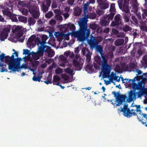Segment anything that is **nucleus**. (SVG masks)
<instances>
[{
	"mask_svg": "<svg viewBox=\"0 0 147 147\" xmlns=\"http://www.w3.org/2000/svg\"><path fill=\"white\" fill-rule=\"evenodd\" d=\"M80 27L79 31L73 32L70 34L74 38H77L80 41L87 39L90 35V31L88 29L87 20L85 18L81 19L78 22Z\"/></svg>",
	"mask_w": 147,
	"mask_h": 147,
	"instance_id": "nucleus-1",
	"label": "nucleus"
},
{
	"mask_svg": "<svg viewBox=\"0 0 147 147\" xmlns=\"http://www.w3.org/2000/svg\"><path fill=\"white\" fill-rule=\"evenodd\" d=\"M102 40L103 38L102 36L96 37L91 34L90 39H87V42L90 49L95 48L97 52L102 54L103 52L102 48L100 45H98V44Z\"/></svg>",
	"mask_w": 147,
	"mask_h": 147,
	"instance_id": "nucleus-2",
	"label": "nucleus"
},
{
	"mask_svg": "<svg viewBox=\"0 0 147 147\" xmlns=\"http://www.w3.org/2000/svg\"><path fill=\"white\" fill-rule=\"evenodd\" d=\"M102 71L103 72V78L108 77L110 72V67L107 64V60L104 57H102Z\"/></svg>",
	"mask_w": 147,
	"mask_h": 147,
	"instance_id": "nucleus-3",
	"label": "nucleus"
},
{
	"mask_svg": "<svg viewBox=\"0 0 147 147\" xmlns=\"http://www.w3.org/2000/svg\"><path fill=\"white\" fill-rule=\"evenodd\" d=\"M112 94L114 95V96L116 98V100L115 102L118 103L116 105V106H120L122 105L123 102L125 101V99L127 98L126 95L119 94L118 93L115 91H113Z\"/></svg>",
	"mask_w": 147,
	"mask_h": 147,
	"instance_id": "nucleus-4",
	"label": "nucleus"
},
{
	"mask_svg": "<svg viewBox=\"0 0 147 147\" xmlns=\"http://www.w3.org/2000/svg\"><path fill=\"white\" fill-rule=\"evenodd\" d=\"M128 106L127 104H125L123 108L121 109V111L123 112L124 115L128 117H130L132 115L134 116L136 115L135 110L134 109L130 110V109L128 108Z\"/></svg>",
	"mask_w": 147,
	"mask_h": 147,
	"instance_id": "nucleus-5",
	"label": "nucleus"
},
{
	"mask_svg": "<svg viewBox=\"0 0 147 147\" xmlns=\"http://www.w3.org/2000/svg\"><path fill=\"white\" fill-rule=\"evenodd\" d=\"M13 6L12 4L11 3H6L2 10L3 14L9 17L13 11Z\"/></svg>",
	"mask_w": 147,
	"mask_h": 147,
	"instance_id": "nucleus-6",
	"label": "nucleus"
},
{
	"mask_svg": "<svg viewBox=\"0 0 147 147\" xmlns=\"http://www.w3.org/2000/svg\"><path fill=\"white\" fill-rule=\"evenodd\" d=\"M113 14L110 16L107 15L104 16L101 19L100 24L102 26H107L109 25L110 20L113 18Z\"/></svg>",
	"mask_w": 147,
	"mask_h": 147,
	"instance_id": "nucleus-7",
	"label": "nucleus"
},
{
	"mask_svg": "<svg viewBox=\"0 0 147 147\" xmlns=\"http://www.w3.org/2000/svg\"><path fill=\"white\" fill-rule=\"evenodd\" d=\"M123 1H121L119 3V7L123 12L125 13H130L129 11V2L124 0L123 3Z\"/></svg>",
	"mask_w": 147,
	"mask_h": 147,
	"instance_id": "nucleus-8",
	"label": "nucleus"
},
{
	"mask_svg": "<svg viewBox=\"0 0 147 147\" xmlns=\"http://www.w3.org/2000/svg\"><path fill=\"white\" fill-rule=\"evenodd\" d=\"M143 82L142 81L138 82V84H135L134 85V89L133 90L135 91L136 90H139L142 91L143 94L147 95V88H145L144 86H143Z\"/></svg>",
	"mask_w": 147,
	"mask_h": 147,
	"instance_id": "nucleus-9",
	"label": "nucleus"
},
{
	"mask_svg": "<svg viewBox=\"0 0 147 147\" xmlns=\"http://www.w3.org/2000/svg\"><path fill=\"white\" fill-rule=\"evenodd\" d=\"M11 28L10 26L3 28L0 34V40L2 41H4L8 36V33L10 32Z\"/></svg>",
	"mask_w": 147,
	"mask_h": 147,
	"instance_id": "nucleus-10",
	"label": "nucleus"
},
{
	"mask_svg": "<svg viewBox=\"0 0 147 147\" xmlns=\"http://www.w3.org/2000/svg\"><path fill=\"white\" fill-rule=\"evenodd\" d=\"M120 15L116 14L114 17V20L113 21L111 24V26L112 27H115L119 25H122Z\"/></svg>",
	"mask_w": 147,
	"mask_h": 147,
	"instance_id": "nucleus-11",
	"label": "nucleus"
},
{
	"mask_svg": "<svg viewBox=\"0 0 147 147\" xmlns=\"http://www.w3.org/2000/svg\"><path fill=\"white\" fill-rule=\"evenodd\" d=\"M21 68H22V67L21 65H20V63L11 65L8 66L9 69L13 72L18 71V69Z\"/></svg>",
	"mask_w": 147,
	"mask_h": 147,
	"instance_id": "nucleus-12",
	"label": "nucleus"
},
{
	"mask_svg": "<svg viewBox=\"0 0 147 147\" xmlns=\"http://www.w3.org/2000/svg\"><path fill=\"white\" fill-rule=\"evenodd\" d=\"M136 93L134 90H130L128 93V98L127 100H128L130 102L135 100L136 98Z\"/></svg>",
	"mask_w": 147,
	"mask_h": 147,
	"instance_id": "nucleus-13",
	"label": "nucleus"
},
{
	"mask_svg": "<svg viewBox=\"0 0 147 147\" xmlns=\"http://www.w3.org/2000/svg\"><path fill=\"white\" fill-rule=\"evenodd\" d=\"M66 29L67 30V34L70 35L75 30L76 27L74 24L69 23L67 24V28Z\"/></svg>",
	"mask_w": 147,
	"mask_h": 147,
	"instance_id": "nucleus-14",
	"label": "nucleus"
},
{
	"mask_svg": "<svg viewBox=\"0 0 147 147\" xmlns=\"http://www.w3.org/2000/svg\"><path fill=\"white\" fill-rule=\"evenodd\" d=\"M142 76H137L134 77V79H132V84H129L128 85V86L129 87H132L133 89H134V85L135 84H138V82L137 83H135L136 80L139 81L140 79L142 78Z\"/></svg>",
	"mask_w": 147,
	"mask_h": 147,
	"instance_id": "nucleus-15",
	"label": "nucleus"
},
{
	"mask_svg": "<svg viewBox=\"0 0 147 147\" xmlns=\"http://www.w3.org/2000/svg\"><path fill=\"white\" fill-rule=\"evenodd\" d=\"M73 65L76 68L77 70H80L82 68V65L76 59H74L73 61Z\"/></svg>",
	"mask_w": 147,
	"mask_h": 147,
	"instance_id": "nucleus-16",
	"label": "nucleus"
},
{
	"mask_svg": "<svg viewBox=\"0 0 147 147\" xmlns=\"http://www.w3.org/2000/svg\"><path fill=\"white\" fill-rule=\"evenodd\" d=\"M30 12V13L32 14L33 18L36 19L38 18L40 15V12L39 11V9H34Z\"/></svg>",
	"mask_w": 147,
	"mask_h": 147,
	"instance_id": "nucleus-17",
	"label": "nucleus"
},
{
	"mask_svg": "<svg viewBox=\"0 0 147 147\" xmlns=\"http://www.w3.org/2000/svg\"><path fill=\"white\" fill-rule=\"evenodd\" d=\"M109 11L110 12V14L107 15L110 16L113 14L114 17L116 13V9L115 7V4L112 3L111 5Z\"/></svg>",
	"mask_w": 147,
	"mask_h": 147,
	"instance_id": "nucleus-18",
	"label": "nucleus"
},
{
	"mask_svg": "<svg viewBox=\"0 0 147 147\" xmlns=\"http://www.w3.org/2000/svg\"><path fill=\"white\" fill-rule=\"evenodd\" d=\"M109 3L106 0L105 2L102 3L98 5L100 9H105L108 8L109 7Z\"/></svg>",
	"mask_w": 147,
	"mask_h": 147,
	"instance_id": "nucleus-19",
	"label": "nucleus"
},
{
	"mask_svg": "<svg viewBox=\"0 0 147 147\" xmlns=\"http://www.w3.org/2000/svg\"><path fill=\"white\" fill-rule=\"evenodd\" d=\"M90 27L92 30H96V31L98 33H101L102 32L101 29H100V28L99 27V26L95 24H90Z\"/></svg>",
	"mask_w": 147,
	"mask_h": 147,
	"instance_id": "nucleus-20",
	"label": "nucleus"
},
{
	"mask_svg": "<svg viewBox=\"0 0 147 147\" xmlns=\"http://www.w3.org/2000/svg\"><path fill=\"white\" fill-rule=\"evenodd\" d=\"M36 37V36L34 34L32 35L28 39L27 44V45H31L32 44L33 41L34 40Z\"/></svg>",
	"mask_w": 147,
	"mask_h": 147,
	"instance_id": "nucleus-21",
	"label": "nucleus"
},
{
	"mask_svg": "<svg viewBox=\"0 0 147 147\" xmlns=\"http://www.w3.org/2000/svg\"><path fill=\"white\" fill-rule=\"evenodd\" d=\"M74 15L75 16H78L80 15L82 10L81 8L79 7L74 8Z\"/></svg>",
	"mask_w": 147,
	"mask_h": 147,
	"instance_id": "nucleus-22",
	"label": "nucleus"
},
{
	"mask_svg": "<svg viewBox=\"0 0 147 147\" xmlns=\"http://www.w3.org/2000/svg\"><path fill=\"white\" fill-rule=\"evenodd\" d=\"M142 115L143 117L142 119V123L143 125L145 124V126L147 127V115L146 114L143 113Z\"/></svg>",
	"mask_w": 147,
	"mask_h": 147,
	"instance_id": "nucleus-23",
	"label": "nucleus"
},
{
	"mask_svg": "<svg viewBox=\"0 0 147 147\" xmlns=\"http://www.w3.org/2000/svg\"><path fill=\"white\" fill-rule=\"evenodd\" d=\"M124 42V40L123 39H118L115 42V45L116 46L122 45Z\"/></svg>",
	"mask_w": 147,
	"mask_h": 147,
	"instance_id": "nucleus-24",
	"label": "nucleus"
},
{
	"mask_svg": "<svg viewBox=\"0 0 147 147\" xmlns=\"http://www.w3.org/2000/svg\"><path fill=\"white\" fill-rule=\"evenodd\" d=\"M28 20V23L29 26L34 25L36 22V21L34 19V18L32 17H29Z\"/></svg>",
	"mask_w": 147,
	"mask_h": 147,
	"instance_id": "nucleus-25",
	"label": "nucleus"
},
{
	"mask_svg": "<svg viewBox=\"0 0 147 147\" xmlns=\"http://www.w3.org/2000/svg\"><path fill=\"white\" fill-rule=\"evenodd\" d=\"M5 63H6L8 64V66L11 65L12 63V61L11 60V59L10 58V57L8 55H7L5 56Z\"/></svg>",
	"mask_w": 147,
	"mask_h": 147,
	"instance_id": "nucleus-26",
	"label": "nucleus"
},
{
	"mask_svg": "<svg viewBox=\"0 0 147 147\" xmlns=\"http://www.w3.org/2000/svg\"><path fill=\"white\" fill-rule=\"evenodd\" d=\"M49 7L46 6L44 3H42L41 5V9L44 12L46 13L48 11Z\"/></svg>",
	"mask_w": 147,
	"mask_h": 147,
	"instance_id": "nucleus-27",
	"label": "nucleus"
},
{
	"mask_svg": "<svg viewBox=\"0 0 147 147\" xmlns=\"http://www.w3.org/2000/svg\"><path fill=\"white\" fill-rule=\"evenodd\" d=\"M33 53L34 54L32 55V56L34 59H39L40 57H42L43 56L42 55H41V54L39 53L38 52L36 53H35L34 52Z\"/></svg>",
	"mask_w": 147,
	"mask_h": 147,
	"instance_id": "nucleus-28",
	"label": "nucleus"
},
{
	"mask_svg": "<svg viewBox=\"0 0 147 147\" xmlns=\"http://www.w3.org/2000/svg\"><path fill=\"white\" fill-rule=\"evenodd\" d=\"M9 17L13 22H17L18 21L16 15L15 14H13L12 13L9 15Z\"/></svg>",
	"mask_w": 147,
	"mask_h": 147,
	"instance_id": "nucleus-29",
	"label": "nucleus"
},
{
	"mask_svg": "<svg viewBox=\"0 0 147 147\" xmlns=\"http://www.w3.org/2000/svg\"><path fill=\"white\" fill-rule=\"evenodd\" d=\"M41 45L39 47L37 52L39 53H40L41 55H43V53L44 52V48L43 47V45Z\"/></svg>",
	"mask_w": 147,
	"mask_h": 147,
	"instance_id": "nucleus-30",
	"label": "nucleus"
},
{
	"mask_svg": "<svg viewBox=\"0 0 147 147\" xmlns=\"http://www.w3.org/2000/svg\"><path fill=\"white\" fill-rule=\"evenodd\" d=\"M131 13H127V14H125L123 15V18L125 20V22H128L129 21V17L131 16Z\"/></svg>",
	"mask_w": 147,
	"mask_h": 147,
	"instance_id": "nucleus-31",
	"label": "nucleus"
},
{
	"mask_svg": "<svg viewBox=\"0 0 147 147\" xmlns=\"http://www.w3.org/2000/svg\"><path fill=\"white\" fill-rule=\"evenodd\" d=\"M41 41L40 38L38 37H36L34 39V42L36 45L39 46L41 45Z\"/></svg>",
	"mask_w": 147,
	"mask_h": 147,
	"instance_id": "nucleus-32",
	"label": "nucleus"
},
{
	"mask_svg": "<svg viewBox=\"0 0 147 147\" xmlns=\"http://www.w3.org/2000/svg\"><path fill=\"white\" fill-rule=\"evenodd\" d=\"M42 45H44L46 43V41L47 39V36L46 35H43L40 38Z\"/></svg>",
	"mask_w": 147,
	"mask_h": 147,
	"instance_id": "nucleus-33",
	"label": "nucleus"
},
{
	"mask_svg": "<svg viewBox=\"0 0 147 147\" xmlns=\"http://www.w3.org/2000/svg\"><path fill=\"white\" fill-rule=\"evenodd\" d=\"M18 19L19 21L24 23L27 22V18L25 17L20 16L18 17Z\"/></svg>",
	"mask_w": 147,
	"mask_h": 147,
	"instance_id": "nucleus-34",
	"label": "nucleus"
},
{
	"mask_svg": "<svg viewBox=\"0 0 147 147\" xmlns=\"http://www.w3.org/2000/svg\"><path fill=\"white\" fill-rule=\"evenodd\" d=\"M92 53L89 51L87 53L86 55V61L88 62H89L91 60V56Z\"/></svg>",
	"mask_w": 147,
	"mask_h": 147,
	"instance_id": "nucleus-35",
	"label": "nucleus"
},
{
	"mask_svg": "<svg viewBox=\"0 0 147 147\" xmlns=\"http://www.w3.org/2000/svg\"><path fill=\"white\" fill-rule=\"evenodd\" d=\"M65 72L69 74L71 76H73V72L74 71L73 69H71V68L67 67L65 69Z\"/></svg>",
	"mask_w": 147,
	"mask_h": 147,
	"instance_id": "nucleus-36",
	"label": "nucleus"
},
{
	"mask_svg": "<svg viewBox=\"0 0 147 147\" xmlns=\"http://www.w3.org/2000/svg\"><path fill=\"white\" fill-rule=\"evenodd\" d=\"M131 28L129 26L126 25L124 26L123 28V30L125 32H127L128 31H131Z\"/></svg>",
	"mask_w": 147,
	"mask_h": 147,
	"instance_id": "nucleus-37",
	"label": "nucleus"
},
{
	"mask_svg": "<svg viewBox=\"0 0 147 147\" xmlns=\"http://www.w3.org/2000/svg\"><path fill=\"white\" fill-rule=\"evenodd\" d=\"M22 27L20 26H17L16 27L14 30L13 31V32L15 34L19 32L22 30Z\"/></svg>",
	"mask_w": 147,
	"mask_h": 147,
	"instance_id": "nucleus-38",
	"label": "nucleus"
},
{
	"mask_svg": "<svg viewBox=\"0 0 147 147\" xmlns=\"http://www.w3.org/2000/svg\"><path fill=\"white\" fill-rule=\"evenodd\" d=\"M138 8L137 6L135 4L133 5L131 11L135 13H136L138 11Z\"/></svg>",
	"mask_w": 147,
	"mask_h": 147,
	"instance_id": "nucleus-39",
	"label": "nucleus"
},
{
	"mask_svg": "<svg viewBox=\"0 0 147 147\" xmlns=\"http://www.w3.org/2000/svg\"><path fill=\"white\" fill-rule=\"evenodd\" d=\"M55 19L59 22H62L63 20V18L62 16L60 15H56L55 17Z\"/></svg>",
	"mask_w": 147,
	"mask_h": 147,
	"instance_id": "nucleus-40",
	"label": "nucleus"
},
{
	"mask_svg": "<svg viewBox=\"0 0 147 147\" xmlns=\"http://www.w3.org/2000/svg\"><path fill=\"white\" fill-rule=\"evenodd\" d=\"M60 80V78L58 76L55 75L53 76V82L54 83V82H59Z\"/></svg>",
	"mask_w": 147,
	"mask_h": 147,
	"instance_id": "nucleus-41",
	"label": "nucleus"
},
{
	"mask_svg": "<svg viewBox=\"0 0 147 147\" xmlns=\"http://www.w3.org/2000/svg\"><path fill=\"white\" fill-rule=\"evenodd\" d=\"M53 12L51 11H49L45 14V17L46 18H50L53 15Z\"/></svg>",
	"mask_w": 147,
	"mask_h": 147,
	"instance_id": "nucleus-42",
	"label": "nucleus"
},
{
	"mask_svg": "<svg viewBox=\"0 0 147 147\" xmlns=\"http://www.w3.org/2000/svg\"><path fill=\"white\" fill-rule=\"evenodd\" d=\"M44 52L48 53L51 49V47L49 46L43 45Z\"/></svg>",
	"mask_w": 147,
	"mask_h": 147,
	"instance_id": "nucleus-43",
	"label": "nucleus"
},
{
	"mask_svg": "<svg viewBox=\"0 0 147 147\" xmlns=\"http://www.w3.org/2000/svg\"><path fill=\"white\" fill-rule=\"evenodd\" d=\"M89 51H90L88 49L85 47H83L82 50V52L84 55L86 54V52L88 53Z\"/></svg>",
	"mask_w": 147,
	"mask_h": 147,
	"instance_id": "nucleus-44",
	"label": "nucleus"
},
{
	"mask_svg": "<svg viewBox=\"0 0 147 147\" xmlns=\"http://www.w3.org/2000/svg\"><path fill=\"white\" fill-rule=\"evenodd\" d=\"M21 60V58H18V57L17 58H15L14 61H13L12 63L11 64H18L20 63V61Z\"/></svg>",
	"mask_w": 147,
	"mask_h": 147,
	"instance_id": "nucleus-45",
	"label": "nucleus"
},
{
	"mask_svg": "<svg viewBox=\"0 0 147 147\" xmlns=\"http://www.w3.org/2000/svg\"><path fill=\"white\" fill-rule=\"evenodd\" d=\"M135 106L136 107V109L135 110V111H136L137 112H139V114L141 115V113L142 112V111L140 110V105H134L133 107Z\"/></svg>",
	"mask_w": 147,
	"mask_h": 147,
	"instance_id": "nucleus-46",
	"label": "nucleus"
},
{
	"mask_svg": "<svg viewBox=\"0 0 147 147\" xmlns=\"http://www.w3.org/2000/svg\"><path fill=\"white\" fill-rule=\"evenodd\" d=\"M38 61H33L31 63V65L32 67L34 68H36L38 64Z\"/></svg>",
	"mask_w": 147,
	"mask_h": 147,
	"instance_id": "nucleus-47",
	"label": "nucleus"
},
{
	"mask_svg": "<svg viewBox=\"0 0 147 147\" xmlns=\"http://www.w3.org/2000/svg\"><path fill=\"white\" fill-rule=\"evenodd\" d=\"M41 78L42 77L40 76L36 77V76H34L32 79V80L34 81L40 82Z\"/></svg>",
	"mask_w": 147,
	"mask_h": 147,
	"instance_id": "nucleus-48",
	"label": "nucleus"
},
{
	"mask_svg": "<svg viewBox=\"0 0 147 147\" xmlns=\"http://www.w3.org/2000/svg\"><path fill=\"white\" fill-rule=\"evenodd\" d=\"M5 54L3 53H2L0 55V60L1 62L4 61V59H5Z\"/></svg>",
	"mask_w": 147,
	"mask_h": 147,
	"instance_id": "nucleus-49",
	"label": "nucleus"
},
{
	"mask_svg": "<svg viewBox=\"0 0 147 147\" xmlns=\"http://www.w3.org/2000/svg\"><path fill=\"white\" fill-rule=\"evenodd\" d=\"M63 72L62 69L60 67L57 68L55 70V73L56 74H60Z\"/></svg>",
	"mask_w": 147,
	"mask_h": 147,
	"instance_id": "nucleus-50",
	"label": "nucleus"
},
{
	"mask_svg": "<svg viewBox=\"0 0 147 147\" xmlns=\"http://www.w3.org/2000/svg\"><path fill=\"white\" fill-rule=\"evenodd\" d=\"M23 54L28 55H31V53H30V51L28 49H23Z\"/></svg>",
	"mask_w": 147,
	"mask_h": 147,
	"instance_id": "nucleus-51",
	"label": "nucleus"
},
{
	"mask_svg": "<svg viewBox=\"0 0 147 147\" xmlns=\"http://www.w3.org/2000/svg\"><path fill=\"white\" fill-rule=\"evenodd\" d=\"M59 58L60 60L63 62H65L67 61L66 58L63 55L60 56Z\"/></svg>",
	"mask_w": 147,
	"mask_h": 147,
	"instance_id": "nucleus-52",
	"label": "nucleus"
},
{
	"mask_svg": "<svg viewBox=\"0 0 147 147\" xmlns=\"http://www.w3.org/2000/svg\"><path fill=\"white\" fill-rule=\"evenodd\" d=\"M140 28L142 31L147 32V26H146L145 24L142 25Z\"/></svg>",
	"mask_w": 147,
	"mask_h": 147,
	"instance_id": "nucleus-53",
	"label": "nucleus"
},
{
	"mask_svg": "<svg viewBox=\"0 0 147 147\" xmlns=\"http://www.w3.org/2000/svg\"><path fill=\"white\" fill-rule=\"evenodd\" d=\"M23 30L18 32L15 34H16V36L17 37L20 38L21 37L23 34Z\"/></svg>",
	"mask_w": 147,
	"mask_h": 147,
	"instance_id": "nucleus-54",
	"label": "nucleus"
},
{
	"mask_svg": "<svg viewBox=\"0 0 147 147\" xmlns=\"http://www.w3.org/2000/svg\"><path fill=\"white\" fill-rule=\"evenodd\" d=\"M22 12L23 15H27L28 13V11L27 9L23 8L22 9Z\"/></svg>",
	"mask_w": 147,
	"mask_h": 147,
	"instance_id": "nucleus-55",
	"label": "nucleus"
},
{
	"mask_svg": "<svg viewBox=\"0 0 147 147\" xmlns=\"http://www.w3.org/2000/svg\"><path fill=\"white\" fill-rule=\"evenodd\" d=\"M89 17L91 19H94L96 18V14L95 13H91L90 14Z\"/></svg>",
	"mask_w": 147,
	"mask_h": 147,
	"instance_id": "nucleus-56",
	"label": "nucleus"
},
{
	"mask_svg": "<svg viewBox=\"0 0 147 147\" xmlns=\"http://www.w3.org/2000/svg\"><path fill=\"white\" fill-rule=\"evenodd\" d=\"M104 13V12L101 10H98L96 11V14L98 15V16H100L102 15Z\"/></svg>",
	"mask_w": 147,
	"mask_h": 147,
	"instance_id": "nucleus-57",
	"label": "nucleus"
},
{
	"mask_svg": "<svg viewBox=\"0 0 147 147\" xmlns=\"http://www.w3.org/2000/svg\"><path fill=\"white\" fill-rule=\"evenodd\" d=\"M61 14L63 16L64 18L65 19H67L69 16V14L68 13H64L63 12H62L61 13Z\"/></svg>",
	"mask_w": 147,
	"mask_h": 147,
	"instance_id": "nucleus-58",
	"label": "nucleus"
},
{
	"mask_svg": "<svg viewBox=\"0 0 147 147\" xmlns=\"http://www.w3.org/2000/svg\"><path fill=\"white\" fill-rule=\"evenodd\" d=\"M48 53V56L49 57H52L54 56V54L53 52L51 50V49L49 51Z\"/></svg>",
	"mask_w": 147,
	"mask_h": 147,
	"instance_id": "nucleus-59",
	"label": "nucleus"
},
{
	"mask_svg": "<svg viewBox=\"0 0 147 147\" xmlns=\"http://www.w3.org/2000/svg\"><path fill=\"white\" fill-rule=\"evenodd\" d=\"M0 67H1V68H0L1 70H0V71L1 72H7V70L6 69H5V68L4 66H0Z\"/></svg>",
	"mask_w": 147,
	"mask_h": 147,
	"instance_id": "nucleus-60",
	"label": "nucleus"
},
{
	"mask_svg": "<svg viewBox=\"0 0 147 147\" xmlns=\"http://www.w3.org/2000/svg\"><path fill=\"white\" fill-rule=\"evenodd\" d=\"M74 0H67V3L69 5L72 6L74 4Z\"/></svg>",
	"mask_w": 147,
	"mask_h": 147,
	"instance_id": "nucleus-61",
	"label": "nucleus"
},
{
	"mask_svg": "<svg viewBox=\"0 0 147 147\" xmlns=\"http://www.w3.org/2000/svg\"><path fill=\"white\" fill-rule=\"evenodd\" d=\"M136 95H138V97H141L143 95V93L142 92V91H139L138 92H136Z\"/></svg>",
	"mask_w": 147,
	"mask_h": 147,
	"instance_id": "nucleus-62",
	"label": "nucleus"
},
{
	"mask_svg": "<svg viewBox=\"0 0 147 147\" xmlns=\"http://www.w3.org/2000/svg\"><path fill=\"white\" fill-rule=\"evenodd\" d=\"M62 78L64 79V80L65 81H66L68 80L69 79V77L68 76L66 75H62L61 76Z\"/></svg>",
	"mask_w": 147,
	"mask_h": 147,
	"instance_id": "nucleus-63",
	"label": "nucleus"
},
{
	"mask_svg": "<svg viewBox=\"0 0 147 147\" xmlns=\"http://www.w3.org/2000/svg\"><path fill=\"white\" fill-rule=\"evenodd\" d=\"M143 59L144 63L146 64H147V55H145Z\"/></svg>",
	"mask_w": 147,
	"mask_h": 147,
	"instance_id": "nucleus-64",
	"label": "nucleus"
}]
</instances>
